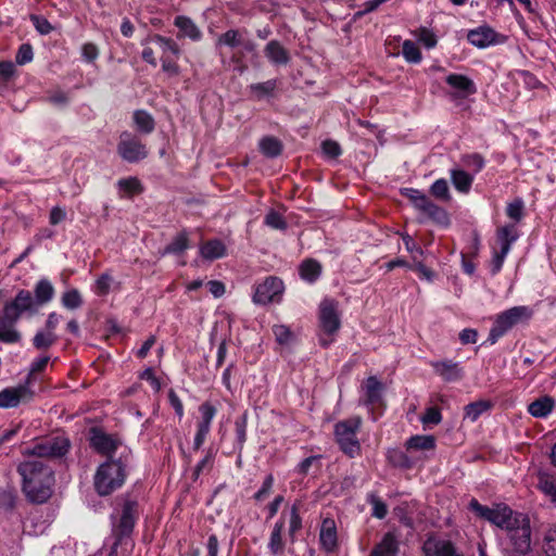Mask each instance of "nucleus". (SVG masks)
Returning a JSON list of instances; mask_svg holds the SVG:
<instances>
[{
    "label": "nucleus",
    "instance_id": "f257e3e1",
    "mask_svg": "<svg viewBox=\"0 0 556 556\" xmlns=\"http://www.w3.org/2000/svg\"><path fill=\"white\" fill-rule=\"evenodd\" d=\"M22 477V490L31 503L41 504L52 495L54 472L45 460L26 458L17 466Z\"/></svg>",
    "mask_w": 556,
    "mask_h": 556
},
{
    "label": "nucleus",
    "instance_id": "f03ea898",
    "mask_svg": "<svg viewBox=\"0 0 556 556\" xmlns=\"http://www.w3.org/2000/svg\"><path fill=\"white\" fill-rule=\"evenodd\" d=\"M37 313L34 307L33 294L29 290L22 289L16 295L7 301L0 313V342L7 344L18 343L22 339L16 324L23 315L33 316Z\"/></svg>",
    "mask_w": 556,
    "mask_h": 556
},
{
    "label": "nucleus",
    "instance_id": "7ed1b4c3",
    "mask_svg": "<svg viewBox=\"0 0 556 556\" xmlns=\"http://www.w3.org/2000/svg\"><path fill=\"white\" fill-rule=\"evenodd\" d=\"M126 479V465L119 459H109L101 464L93 477L94 490L100 496H106L119 489Z\"/></svg>",
    "mask_w": 556,
    "mask_h": 556
},
{
    "label": "nucleus",
    "instance_id": "20e7f679",
    "mask_svg": "<svg viewBox=\"0 0 556 556\" xmlns=\"http://www.w3.org/2000/svg\"><path fill=\"white\" fill-rule=\"evenodd\" d=\"M506 551L509 556H527L531 551L530 521L523 514L506 530Z\"/></svg>",
    "mask_w": 556,
    "mask_h": 556
},
{
    "label": "nucleus",
    "instance_id": "39448f33",
    "mask_svg": "<svg viewBox=\"0 0 556 556\" xmlns=\"http://www.w3.org/2000/svg\"><path fill=\"white\" fill-rule=\"evenodd\" d=\"M362 419L353 417L341 420L334 426V438L340 450L351 458L361 454V443L357 439V432L361 428Z\"/></svg>",
    "mask_w": 556,
    "mask_h": 556
},
{
    "label": "nucleus",
    "instance_id": "423d86ee",
    "mask_svg": "<svg viewBox=\"0 0 556 556\" xmlns=\"http://www.w3.org/2000/svg\"><path fill=\"white\" fill-rule=\"evenodd\" d=\"M469 509L480 519L491 522L502 530H507L520 513H514L507 505L495 504L492 507L484 506L476 498L469 502Z\"/></svg>",
    "mask_w": 556,
    "mask_h": 556
},
{
    "label": "nucleus",
    "instance_id": "0eeeda50",
    "mask_svg": "<svg viewBox=\"0 0 556 556\" xmlns=\"http://www.w3.org/2000/svg\"><path fill=\"white\" fill-rule=\"evenodd\" d=\"M70 440L58 435L35 442L33 446L23 450V455L27 458H58L64 456L70 450Z\"/></svg>",
    "mask_w": 556,
    "mask_h": 556
},
{
    "label": "nucleus",
    "instance_id": "6e6552de",
    "mask_svg": "<svg viewBox=\"0 0 556 556\" xmlns=\"http://www.w3.org/2000/svg\"><path fill=\"white\" fill-rule=\"evenodd\" d=\"M319 324L321 329L319 342L324 348H327L333 342L332 336L337 333L341 326L337 301L331 299L321 301L319 305Z\"/></svg>",
    "mask_w": 556,
    "mask_h": 556
},
{
    "label": "nucleus",
    "instance_id": "1a4fd4ad",
    "mask_svg": "<svg viewBox=\"0 0 556 556\" xmlns=\"http://www.w3.org/2000/svg\"><path fill=\"white\" fill-rule=\"evenodd\" d=\"M530 316L531 311L527 306H514L498 314L490 330L488 341H490L491 344H494L514 326L522 320L529 319Z\"/></svg>",
    "mask_w": 556,
    "mask_h": 556
},
{
    "label": "nucleus",
    "instance_id": "9d476101",
    "mask_svg": "<svg viewBox=\"0 0 556 556\" xmlns=\"http://www.w3.org/2000/svg\"><path fill=\"white\" fill-rule=\"evenodd\" d=\"M285 287L281 279L269 276L264 281L255 285L252 301L258 305L280 302Z\"/></svg>",
    "mask_w": 556,
    "mask_h": 556
},
{
    "label": "nucleus",
    "instance_id": "9b49d317",
    "mask_svg": "<svg viewBox=\"0 0 556 556\" xmlns=\"http://www.w3.org/2000/svg\"><path fill=\"white\" fill-rule=\"evenodd\" d=\"M421 551L425 556H464V553L452 540L435 533L427 535Z\"/></svg>",
    "mask_w": 556,
    "mask_h": 556
},
{
    "label": "nucleus",
    "instance_id": "f8f14e48",
    "mask_svg": "<svg viewBox=\"0 0 556 556\" xmlns=\"http://www.w3.org/2000/svg\"><path fill=\"white\" fill-rule=\"evenodd\" d=\"M117 152L124 161L129 163H137L148 156L146 144L127 131H124L119 137Z\"/></svg>",
    "mask_w": 556,
    "mask_h": 556
},
{
    "label": "nucleus",
    "instance_id": "ddd939ff",
    "mask_svg": "<svg viewBox=\"0 0 556 556\" xmlns=\"http://www.w3.org/2000/svg\"><path fill=\"white\" fill-rule=\"evenodd\" d=\"M200 417L197 421V431L193 439V450L199 451L204 444L211 431L212 422L217 414V408L208 401L199 406Z\"/></svg>",
    "mask_w": 556,
    "mask_h": 556
},
{
    "label": "nucleus",
    "instance_id": "4468645a",
    "mask_svg": "<svg viewBox=\"0 0 556 556\" xmlns=\"http://www.w3.org/2000/svg\"><path fill=\"white\" fill-rule=\"evenodd\" d=\"M35 392L26 382L0 391V407L13 408L34 399Z\"/></svg>",
    "mask_w": 556,
    "mask_h": 556
},
{
    "label": "nucleus",
    "instance_id": "2eb2a0df",
    "mask_svg": "<svg viewBox=\"0 0 556 556\" xmlns=\"http://www.w3.org/2000/svg\"><path fill=\"white\" fill-rule=\"evenodd\" d=\"M138 504L135 501L126 500L123 504L122 514L115 523V531L119 536L131 533L138 518Z\"/></svg>",
    "mask_w": 556,
    "mask_h": 556
},
{
    "label": "nucleus",
    "instance_id": "dca6fc26",
    "mask_svg": "<svg viewBox=\"0 0 556 556\" xmlns=\"http://www.w3.org/2000/svg\"><path fill=\"white\" fill-rule=\"evenodd\" d=\"M430 365L434 374L445 382H456L464 378V368L452 359L433 361Z\"/></svg>",
    "mask_w": 556,
    "mask_h": 556
},
{
    "label": "nucleus",
    "instance_id": "f3484780",
    "mask_svg": "<svg viewBox=\"0 0 556 556\" xmlns=\"http://www.w3.org/2000/svg\"><path fill=\"white\" fill-rule=\"evenodd\" d=\"M90 444L98 453L111 456L115 453L121 442L99 429H92Z\"/></svg>",
    "mask_w": 556,
    "mask_h": 556
},
{
    "label": "nucleus",
    "instance_id": "a211bd4d",
    "mask_svg": "<svg viewBox=\"0 0 556 556\" xmlns=\"http://www.w3.org/2000/svg\"><path fill=\"white\" fill-rule=\"evenodd\" d=\"M498 38L500 35L489 26H480L476 29H471L467 35L468 41L480 49L498 43Z\"/></svg>",
    "mask_w": 556,
    "mask_h": 556
},
{
    "label": "nucleus",
    "instance_id": "6ab92c4d",
    "mask_svg": "<svg viewBox=\"0 0 556 556\" xmlns=\"http://www.w3.org/2000/svg\"><path fill=\"white\" fill-rule=\"evenodd\" d=\"M388 462L401 469H410L424 460L425 457L399 448L390 450L387 454Z\"/></svg>",
    "mask_w": 556,
    "mask_h": 556
},
{
    "label": "nucleus",
    "instance_id": "aec40b11",
    "mask_svg": "<svg viewBox=\"0 0 556 556\" xmlns=\"http://www.w3.org/2000/svg\"><path fill=\"white\" fill-rule=\"evenodd\" d=\"M319 541L323 548L333 552L338 547V534L336 521L332 518H325L320 526Z\"/></svg>",
    "mask_w": 556,
    "mask_h": 556
},
{
    "label": "nucleus",
    "instance_id": "412c9836",
    "mask_svg": "<svg viewBox=\"0 0 556 556\" xmlns=\"http://www.w3.org/2000/svg\"><path fill=\"white\" fill-rule=\"evenodd\" d=\"M446 84L457 91V96L466 98L477 92L473 80L462 74H450L445 78Z\"/></svg>",
    "mask_w": 556,
    "mask_h": 556
},
{
    "label": "nucleus",
    "instance_id": "4be33fe9",
    "mask_svg": "<svg viewBox=\"0 0 556 556\" xmlns=\"http://www.w3.org/2000/svg\"><path fill=\"white\" fill-rule=\"evenodd\" d=\"M400 544L393 532H387L381 541L376 544L369 556H397Z\"/></svg>",
    "mask_w": 556,
    "mask_h": 556
},
{
    "label": "nucleus",
    "instance_id": "5701e85b",
    "mask_svg": "<svg viewBox=\"0 0 556 556\" xmlns=\"http://www.w3.org/2000/svg\"><path fill=\"white\" fill-rule=\"evenodd\" d=\"M264 54L275 65H287L290 61L289 51L278 40H270L264 48Z\"/></svg>",
    "mask_w": 556,
    "mask_h": 556
},
{
    "label": "nucleus",
    "instance_id": "b1692460",
    "mask_svg": "<svg viewBox=\"0 0 556 556\" xmlns=\"http://www.w3.org/2000/svg\"><path fill=\"white\" fill-rule=\"evenodd\" d=\"M435 447V439L433 435H414L410 437L406 443L405 448L416 455H421L428 451H433Z\"/></svg>",
    "mask_w": 556,
    "mask_h": 556
},
{
    "label": "nucleus",
    "instance_id": "393cba45",
    "mask_svg": "<svg viewBox=\"0 0 556 556\" xmlns=\"http://www.w3.org/2000/svg\"><path fill=\"white\" fill-rule=\"evenodd\" d=\"M54 293L53 285L48 279H40L34 288V307L38 309L40 306L49 303L53 299Z\"/></svg>",
    "mask_w": 556,
    "mask_h": 556
},
{
    "label": "nucleus",
    "instance_id": "a878e982",
    "mask_svg": "<svg viewBox=\"0 0 556 556\" xmlns=\"http://www.w3.org/2000/svg\"><path fill=\"white\" fill-rule=\"evenodd\" d=\"M519 238V231L516 224H507L500 227L496 231V239L500 243V251L509 253L511 244Z\"/></svg>",
    "mask_w": 556,
    "mask_h": 556
},
{
    "label": "nucleus",
    "instance_id": "bb28decb",
    "mask_svg": "<svg viewBox=\"0 0 556 556\" xmlns=\"http://www.w3.org/2000/svg\"><path fill=\"white\" fill-rule=\"evenodd\" d=\"M286 527V520L283 515L275 522L273 530L270 532L269 541H268V549L273 555H277L282 553L285 548V541L282 539V534Z\"/></svg>",
    "mask_w": 556,
    "mask_h": 556
},
{
    "label": "nucleus",
    "instance_id": "cd10ccee",
    "mask_svg": "<svg viewBox=\"0 0 556 556\" xmlns=\"http://www.w3.org/2000/svg\"><path fill=\"white\" fill-rule=\"evenodd\" d=\"M174 25L179 29L180 37H188L193 41H198L202 38V33L199 27L187 16H176Z\"/></svg>",
    "mask_w": 556,
    "mask_h": 556
},
{
    "label": "nucleus",
    "instance_id": "c85d7f7f",
    "mask_svg": "<svg viewBox=\"0 0 556 556\" xmlns=\"http://www.w3.org/2000/svg\"><path fill=\"white\" fill-rule=\"evenodd\" d=\"M450 175L452 184L458 192L467 194L470 191L473 182V174H469L464 169L452 168Z\"/></svg>",
    "mask_w": 556,
    "mask_h": 556
},
{
    "label": "nucleus",
    "instance_id": "c756f323",
    "mask_svg": "<svg viewBox=\"0 0 556 556\" xmlns=\"http://www.w3.org/2000/svg\"><path fill=\"white\" fill-rule=\"evenodd\" d=\"M200 254L208 261L222 258L226 255V247L220 240H208L200 247Z\"/></svg>",
    "mask_w": 556,
    "mask_h": 556
},
{
    "label": "nucleus",
    "instance_id": "7c9ffc66",
    "mask_svg": "<svg viewBox=\"0 0 556 556\" xmlns=\"http://www.w3.org/2000/svg\"><path fill=\"white\" fill-rule=\"evenodd\" d=\"M150 42L157 46V48L162 52V58L166 56H175L178 58L180 54V49L178 45L170 38L163 37L161 35H153L150 37Z\"/></svg>",
    "mask_w": 556,
    "mask_h": 556
},
{
    "label": "nucleus",
    "instance_id": "2f4dec72",
    "mask_svg": "<svg viewBox=\"0 0 556 556\" xmlns=\"http://www.w3.org/2000/svg\"><path fill=\"white\" fill-rule=\"evenodd\" d=\"M554 407V400L551 396H542L536 399L528 406V412L536 418L546 417Z\"/></svg>",
    "mask_w": 556,
    "mask_h": 556
},
{
    "label": "nucleus",
    "instance_id": "473e14b6",
    "mask_svg": "<svg viewBox=\"0 0 556 556\" xmlns=\"http://www.w3.org/2000/svg\"><path fill=\"white\" fill-rule=\"evenodd\" d=\"M258 148L262 154L269 159L277 157L282 152L281 141L273 136L262 138L258 142Z\"/></svg>",
    "mask_w": 556,
    "mask_h": 556
},
{
    "label": "nucleus",
    "instance_id": "72a5a7b5",
    "mask_svg": "<svg viewBox=\"0 0 556 556\" xmlns=\"http://www.w3.org/2000/svg\"><path fill=\"white\" fill-rule=\"evenodd\" d=\"M382 383L374 376L367 378L364 390L367 404H378L381 401Z\"/></svg>",
    "mask_w": 556,
    "mask_h": 556
},
{
    "label": "nucleus",
    "instance_id": "f704fd0d",
    "mask_svg": "<svg viewBox=\"0 0 556 556\" xmlns=\"http://www.w3.org/2000/svg\"><path fill=\"white\" fill-rule=\"evenodd\" d=\"M321 274V265L316 260H305L300 265V276L303 280L313 283Z\"/></svg>",
    "mask_w": 556,
    "mask_h": 556
},
{
    "label": "nucleus",
    "instance_id": "c9c22d12",
    "mask_svg": "<svg viewBox=\"0 0 556 556\" xmlns=\"http://www.w3.org/2000/svg\"><path fill=\"white\" fill-rule=\"evenodd\" d=\"M538 489L556 504V477L546 472L538 476Z\"/></svg>",
    "mask_w": 556,
    "mask_h": 556
},
{
    "label": "nucleus",
    "instance_id": "e433bc0d",
    "mask_svg": "<svg viewBox=\"0 0 556 556\" xmlns=\"http://www.w3.org/2000/svg\"><path fill=\"white\" fill-rule=\"evenodd\" d=\"M132 119L138 131L142 134H151L154 130V119L148 112L143 110L135 111Z\"/></svg>",
    "mask_w": 556,
    "mask_h": 556
},
{
    "label": "nucleus",
    "instance_id": "4c0bfd02",
    "mask_svg": "<svg viewBox=\"0 0 556 556\" xmlns=\"http://www.w3.org/2000/svg\"><path fill=\"white\" fill-rule=\"evenodd\" d=\"M58 341V336L55 332L48 330H39L33 338V345L37 350H47L54 345Z\"/></svg>",
    "mask_w": 556,
    "mask_h": 556
},
{
    "label": "nucleus",
    "instance_id": "58836bf2",
    "mask_svg": "<svg viewBox=\"0 0 556 556\" xmlns=\"http://www.w3.org/2000/svg\"><path fill=\"white\" fill-rule=\"evenodd\" d=\"M491 408V403L489 401H477L469 403L465 406L464 417L469 419L470 421H476L483 413L488 412Z\"/></svg>",
    "mask_w": 556,
    "mask_h": 556
},
{
    "label": "nucleus",
    "instance_id": "ea45409f",
    "mask_svg": "<svg viewBox=\"0 0 556 556\" xmlns=\"http://www.w3.org/2000/svg\"><path fill=\"white\" fill-rule=\"evenodd\" d=\"M189 248V238L186 231L179 232L173 241L166 245L162 255L165 254H179Z\"/></svg>",
    "mask_w": 556,
    "mask_h": 556
},
{
    "label": "nucleus",
    "instance_id": "a19ab883",
    "mask_svg": "<svg viewBox=\"0 0 556 556\" xmlns=\"http://www.w3.org/2000/svg\"><path fill=\"white\" fill-rule=\"evenodd\" d=\"M460 162L466 168L470 169L473 175L481 172L485 166L484 157L476 152L462 155Z\"/></svg>",
    "mask_w": 556,
    "mask_h": 556
},
{
    "label": "nucleus",
    "instance_id": "79ce46f5",
    "mask_svg": "<svg viewBox=\"0 0 556 556\" xmlns=\"http://www.w3.org/2000/svg\"><path fill=\"white\" fill-rule=\"evenodd\" d=\"M276 87V80L269 79L264 83L252 84L249 86V89L255 99L262 100L263 98L270 96Z\"/></svg>",
    "mask_w": 556,
    "mask_h": 556
},
{
    "label": "nucleus",
    "instance_id": "37998d69",
    "mask_svg": "<svg viewBox=\"0 0 556 556\" xmlns=\"http://www.w3.org/2000/svg\"><path fill=\"white\" fill-rule=\"evenodd\" d=\"M243 43L242 35L237 29H229L218 36L216 47L226 46L229 48H237Z\"/></svg>",
    "mask_w": 556,
    "mask_h": 556
},
{
    "label": "nucleus",
    "instance_id": "c03bdc74",
    "mask_svg": "<svg viewBox=\"0 0 556 556\" xmlns=\"http://www.w3.org/2000/svg\"><path fill=\"white\" fill-rule=\"evenodd\" d=\"M402 55L408 63L418 64L422 55L418 46L412 40H405L402 45Z\"/></svg>",
    "mask_w": 556,
    "mask_h": 556
},
{
    "label": "nucleus",
    "instance_id": "a18cd8bd",
    "mask_svg": "<svg viewBox=\"0 0 556 556\" xmlns=\"http://www.w3.org/2000/svg\"><path fill=\"white\" fill-rule=\"evenodd\" d=\"M430 193L438 200L448 202L451 201V192L447 180L444 178L437 179L430 187Z\"/></svg>",
    "mask_w": 556,
    "mask_h": 556
},
{
    "label": "nucleus",
    "instance_id": "49530a36",
    "mask_svg": "<svg viewBox=\"0 0 556 556\" xmlns=\"http://www.w3.org/2000/svg\"><path fill=\"white\" fill-rule=\"evenodd\" d=\"M422 213L438 224H448V214L446 213V211L437 205L432 200L428 204V207H426V210Z\"/></svg>",
    "mask_w": 556,
    "mask_h": 556
},
{
    "label": "nucleus",
    "instance_id": "de8ad7c7",
    "mask_svg": "<svg viewBox=\"0 0 556 556\" xmlns=\"http://www.w3.org/2000/svg\"><path fill=\"white\" fill-rule=\"evenodd\" d=\"M62 305L67 309H76L83 305L80 292L77 289H71L62 294Z\"/></svg>",
    "mask_w": 556,
    "mask_h": 556
},
{
    "label": "nucleus",
    "instance_id": "09e8293b",
    "mask_svg": "<svg viewBox=\"0 0 556 556\" xmlns=\"http://www.w3.org/2000/svg\"><path fill=\"white\" fill-rule=\"evenodd\" d=\"M543 549L546 556H556V523L546 530L543 539Z\"/></svg>",
    "mask_w": 556,
    "mask_h": 556
},
{
    "label": "nucleus",
    "instance_id": "8fccbe9b",
    "mask_svg": "<svg viewBox=\"0 0 556 556\" xmlns=\"http://www.w3.org/2000/svg\"><path fill=\"white\" fill-rule=\"evenodd\" d=\"M523 211L525 203L521 199H515L513 202H509L506 206L507 216L515 223H518L522 219Z\"/></svg>",
    "mask_w": 556,
    "mask_h": 556
},
{
    "label": "nucleus",
    "instance_id": "3c124183",
    "mask_svg": "<svg viewBox=\"0 0 556 556\" xmlns=\"http://www.w3.org/2000/svg\"><path fill=\"white\" fill-rule=\"evenodd\" d=\"M264 223L273 229L285 230L287 228V222L283 216L274 210L266 214Z\"/></svg>",
    "mask_w": 556,
    "mask_h": 556
},
{
    "label": "nucleus",
    "instance_id": "603ef678",
    "mask_svg": "<svg viewBox=\"0 0 556 556\" xmlns=\"http://www.w3.org/2000/svg\"><path fill=\"white\" fill-rule=\"evenodd\" d=\"M49 361H50L49 356H42V357H39V358L35 359L30 364L29 372H28V375H27V377L25 379V382L29 387H31V384L34 382V375L43 371L45 368L47 367Z\"/></svg>",
    "mask_w": 556,
    "mask_h": 556
},
{
    "label": "nucleus",
    "instance_id": "864d4df0",
    "mask_svg": "<svg viewBox=\"0 0 556 556\" xmlns=\"http://www.w3.org/2000/svg\"><path fill=\"white\" fill-rule=\"evenodd\" d=\"M368 502L372 506V516L378 519H383L388 514L386 503L375 494L368 495Z\"/></svg>",
    "mask_w": 556,
    "mask_h": 556
},
{
    "label": "nucleus",
    "instance_id": "5fc2aeb1",
    "mask_svg": "<svg viewBox=\"0 0 556 556\" xmlns=\"http://www.w3.org/2000/svg\"><path fill=\"white\" fill-rule=\"evenodd\" d=\"M29 20L40 35H49L53 30L51 23L41 15L30 14Z\"/></svg>",
    "mask_w": 556,
    "mask_h": 556
},
{
    "label": "nucleus",
    "instance_id": "6e6d98bb",
    "mask_svg": "<svg viewBox=\"0 0 556 556\" xmlns=\"http://www.w3.org/2000/svg\"><path fill=\"white\" fill-rule=\"evenodd\" d=\"M33 59H34L33 46L28 42L21 45L16 52V56H15L16 64L25 65L27 63H30L33 61Z\"/></svg>",
    "mask_w": 556,
    "mask_h": 556
},
{
    "label": "nucleus",
    "instance_id": "4d7b16f0",
    "mask_svg": "<svg viewBox=\"0 0 556 556\" xmlns=\"http://www.w3.org/2000/svg\"><path fill=\"white\" fill-rule=\"evenodd\" d=\"M216 452L210 447L205 451L204 457L197 464L194 475L198 477L204 470L211 469L214 464Z\"/></svg>",
    "mask_w": 556,
    "mask_h": 556
},
{
    "label": "nucleus",
    "instance_id": "13d9d810",
    "mask_svg": "<svg viewBox=\"0 0 556 556\" xmlns=\"http://www.w3.org/2000/svg\"><path fill=\"white\" fill-rule=\"evenodd\" d=\"M117 186L122 191L128 194L139 193L141 191V184L135 177L121 179L118 180Z\"/></svg>",
    "mask_w": 556,
    "mask_h": 556
},
{
    "label": "nucleus",
    "instance_id": "bf43d9fd",
    "mask_svg": "<svg viewBox=\"0 0 556 556\" xmlns=\"http://www.w3.org/2000/svg\"><path fill=\"white\" fill-rule=\"evenodd\" d=\"M302 527V519L299 514V509L295 505L292 506L290 510V518H289V536L291 538V541H294V534L296 531H299Z\"/></svg>",
    "mask_w": 556,
    "mask_h": 556
},
{
    "label": "nucleus",
    "instance_id": "052dcab7",
    "mask_svg": "<svg viewBox=\"0 0 556 556\" xmlns=\"http://www.w3.org/2000/svg\"><path fill=\"white\" fill-rule=\"evenodd\" d=\"M274 485V477L273 475H267L263 481L261 489L254 494V498L257 502H262L267 498L271 492Z\"/></svg>",
    "mask_w": 556,
    "mask_h": 556
},
{
    "label": "nucleus",
    "instance_id": "680f3d73",
    "mask_svg": "<svg viewBox=\"0 0 556 556\" xmlns=\"http://www.w3.org/2000/svg\"><path fill=\"white\" fill-rule=\"evenodd\" d=\"M113 279L109 274L101 275L94 285V292L98 295H105L109 293Z\"/></svg>",
    "mask_w": 556,
    "mask_h": 556
},
{
    "label": "nucleus",
    "instance_id": "e2e57ef3",
    "mask_svg": "<svg viewBox=\"0 0 556 556\" xmlns=\"http://www.w3.org/2000/svg\"><path fill=\"white\" fill-rule=\"evenodd\" d=\"M320 456H309L303 459L298 466L295 471L299 475H307L313 466L319 467Z\"/></svg>",
    "mask_w": 556,
    "mask_h": 556
},
{
    "label": "nucleus",
    "instance_id": "0e129e2a",
    "mask_svg": "<svg viewBox=\"0 0 556 556\" xmlns=\"http://www.w3.org/2000/svg\"><path fill=\"white\" fill-rule=\"evenodd\" d=\"M442 420L441 412L437 407H429L421 417L424 425H438Z\"/></svg>",
    "mask_w": 556,
    "mask_h": 556
},
{
    "label": "nucleus",
    "instance_id": "69168bd1",
    "mask_svg": "<svg viewBox=\"0 0 556 556\" xmlns=\"http://www.w3.org/2000/svg\"><path fill=\"white\" fill-rule=\"evenodd\" d=\"M176 59L175 56L161 58L162 70L170 76H177L179 74V66Z\"/></svg>",
    "mask_w": 556,
    "mask_h": 556
},
{
    "label": "nucleus",
    "instance_id": "338daca9",
    "mask_svg": "<svg viewBox=\"0 0 556 556\" xmlns=\"http://www.w3.org/2000/svg\"><path fill=\"white\" fill-rule=\"evenodd\" d=\"M273 332L275 334L276 340L280 344H286L290 341L291 331L285 325H276L273 327Z\"/></svg>",
    "mask_w": 556,
    "mask_h": 556
},
{
    "label": "nucleus",
    "instance_id": "774afa93",
    "mask_svg": "<svg viewBox=\"0 0 556 556\" xmlns=\"http://www.w3.org/2000/svg\"><path fill=\"white\" fill-rule=\"evenodd\" d=\"M16 73L15 65L11 61L0 62V79L9 81Z\"/></svg>",
    "mask_w": 556,
    "mask_h": 556
}]
</instances>
